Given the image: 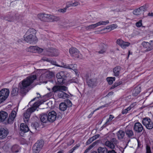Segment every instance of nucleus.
Instances as JSON below:
<instances>
[{"label":"nucleus","instance_id":"nucleus-37","mask_svg":"<svg viewBox=\"0 0 153 153\" xmlns=\"http://www.w3.org/2000/svg\"><path fill=\"white\" fill-rule=\"evenodd\" d=\"M102 47L101 50L98 51L99 53L103 54L105 52L106 50V45L104 44H102Z\"/></svg>","mask_w":153,"mask_h":153},{"label":"nucleus","instance_id":"nucleus-32","mask_svg":"<svg viewBox=\"0 0 153 153\" xmlns=\"http://www.w3.org/2000/svg\"><path fill=\"white\" fill-rule=\"evenodd\" d=\"M97 27V23L91 24L89 25L85 26V29L87 30H90L92 29H93L96 27Z\"/></svg>","mask_w":153,"mask_h":153},{"label":"nucleus","instance_id":"nucleus-24","mask_svg":"<svg viewBox=\"0 0 153 153\" xmlns=\"http://www.w3.org/2000/svg\"><path fill=\"white\" fill-rule=\"evenodd\" d=\"M8 114L4 111L0 112V122H3L7 117Z\"/></svg>","mask_w":153,"mask_h":153},{"label":"nucleus","instance_id":"nucleus-63","mask_svg":"<svg viewBox=\"0 0 153 153\" xmlns=\"http://www.w3.org/2000/svg\"><path fill=\"white\" fill-rule=\"evenodd\" d=\"M34 125H35V129L36 130V128H38L39 126V125H38V124L36 123V122H35L34 123Z\"/></svg>","mask_w":153,"mask_h":153},{"label":"nucleus","instance_id":"nucleus-55","mask_svg":"<svg viewBox=\"0 0 153 153\" xmlns=\"http://www.w3.org/2000/svg\"><path fill=\"white\" fill-rule=\"evenodd\" d=\"M14 119H12V118H10V117H9L8 120V123H13L14 121Z\"/></svg>","mask_w":153,"mask_h":153},{"label":"nucleus","instance_id":"nucleus-49","mask_svg":"<svg viewBox=\"0 0 153 153\" xmlns=\"http://www.w3.org/2000/svg\"><path fill=\"white\" fill-rule=\"evenodd\" d=\"M73 7L72 1H69L67 2L66 3V8H68V7Z\"/></svg>","mask_w":153,"mask_h":153},{"label":"nucleus","instance_id":"nucleus-39","mask_svg":"<svg viewBox=\"0 0 153 153\" xmlns=\"http://www.w3.org/2000/svg\"><path fill=\"white\" fill-rule=\"evenodd\" d=\"M148 7V5L147 4H145L143 6L140 7L139 8L142 13L143 12L146 10Z\"/></svg>","mask_w":153,"mask_h":153},{"label":"nucleus","instance_id":"nucleus-28","mask_svg":"<svg viewBox=\"0 0 153 153\" xmlns=\"http://www.w3.org/2000/svg\"><path fill=\"white\" fill-rule=\"evenodd\" d=\"M140 92V87L137 86L134 88L132 91V95L134 96H137Z\"/></svg>","mask_w":153,"mask_h":153},{"label":"nucleus","instance_id":"nucleus-64","mask_svg":"<svg viewBox=\"0 0 153 153\" xmlns=\"http://www.w3.org/2000/svg\"><path fill=\"white\" fill-rule=\"evenodd\" d=\"M108 153H116V152L114 150H112L110 151H109L108 152Z\"/></svg>","mask_w":153,"mask_h":153},{"label":"nucleus","instance_id":"nucleus-33","mask_svg":"<svg viewBox=\"0 0 153 153\" xmlns=\"http://www.w3.org/2000/svg\"><path fill=\"white\" fill-rule=\"evenodd\" d=\"M60 109L63 111L65 110L67 108V105L65 102L61 103L59 105Z\"/></svg>","mask_w":153,"mask_h":153},{"label":"nucleus","instance_id":"nucleus-26","mask_svg":"<svg viewBox=\"0 0 153 153\" xmlns=\"http://www.w3.org/2000/svg\"><path fill=\"white\" fill-rule=\"evenodd\" d=\"M48 14H39L38 15V18L41 21L44 22H47L48 19Z\"/></svg>","mask_w":153,"mask_h":153},{"label":"nucleus","instance_id":"nucleus-8","mask_svg":"<svg viewBox=\"0 0 153 153\" xmlns=\"http://www.w3.org/2000/svg\"><path fill=\"white\" fill-rule=\"evenodd\" d=\"M142 45L144 48L146 49V51H149L153 49V40H150L149 42H143Z\"/></svg>","mask_w":153,"mask_h":153},{"label":"nucleus","instance_id":"nucleus-47","mask_svg":"<svg viewBox=\"0 0 153 153\" xmlns=\"http://www.w3.org/2000/svg\"><path fill=\"white\" fill-rule=\"evenodd\" d=\"M146 153H151L150 147L149 145H146Z\"/></svg>","mask_w":153,"mask_h":153},{"label":"nucleus","instance_id":"nucleus-35","mask_svg":"<svg viewBox=\"0 0 153 153\" xmlns=\"http://www.w3.org/2000/svg\"><path fill=\"white\" fill-rule=\"evenodd\" d=\"M109 23L108 20L101 21L97 23V27L102 25H106Z\"/></svg>","mask_w":153,"mask_h":153},{"label":"nucleus","instance_id":"nucleus-54","mask_svg":"<svg viewBox=\"0 0 153 153\" xmlns=\"http://www.w3.org/2000/svg\"><path fill=\"white\" fill-rule=\"evenodd\" d=\"M2 96H2L0 94V103L3 102L6 99L4 97H3Z\"/></svg>","mask_w":153,"mask_h":153},{"label":"nucleus","instance_id":"nucleus-14","mask_svg":"<svg viewBox=\"0 0 153 153\" xmlns=\"http://www.w3.org/2000/svg\"><path fill=\"white\" fill-rule=\"evenodd\" d=\"M28 51L33 53H36L37 52H41L43 51V50L36 46H30L27 50Z\"/></svg>","mask_w":153,"mask_h":153},{"label":"nucleus","instance_id":"nucleus-6","mask_svg":"<svg viewBox=\"0 0 153 153\" xmlns=\"http://www.w3.org/2000/svg\"><path fill=\"white\" fill-rule=\"evenodd\" d=\"M69 52L71 56L74 57L75 58L81 59L82 58V55L75 48H71L69 49Z\"/></svg>","mask_w":153,"mask_h":153},{"label":"nucleus","instance_id":"nucleus-9","mask_svg":"<svg viewBox=\"0 0 153 153\" xmlns=\"http://www.w3.org/2000/svg\"><path fill=\"white\" fill-rule=\"evenodd\" d=\"M143 124L148 129H151L153 128V123L151 119L148 118H144L142 121Z\"/></svg>","mask_w":153,"mask_h":153},{"label":"nucleus","instance_id":"nucleus-56","mask_svg":"<svg viewBox=\"0 0 153 153\" xmlns=\"http://www.w3.org/2000/svg\"><path fill=\"white\" fill-rule=\"evenodd\" d=\"M110 27L111 28V30H112L116 28L117 27V25L116 24H112L110 25Z\"/></svg>","mask_w":153,"mask_h":153},{"label":"nucleus","instance_id":"nucleus-17","mask_svg":"<svg viewBox=\"0 0 153 153\" xmlns=\"http://www.w3.org/2000/svg\"><path fill=\"white\" fill-rule=\"evenodd\" d=\"M134 129L135 131L138 133H140L141 132L143 129V127L140 123L137 122L134 124Z\"/></svg>","mask_w":153,"mask_h":153},{"label":"nucleus","instance_id":"nucleus-42","mask_svg":"<svg viewBox=\"0 0 153 153\" xmlns=\"http://www.w3.org/2000/svg\"><path fill=\"white\" fill-rule=\"evenodd\" d=\"M59 52L56 49H54L53 50V52L51 54V55L52 56H56L59 55Z\"/></svg>","mask_w":153,"mask_h":153},{"label":"nucleus","instance_id":"nucleus-45","mask_svg":"<svg viewBox=\"0 0 153 153\" xmlns=\"http://www.w3.org/2000/svg\"><path fill=\"white\" fill-rule=\"evenodd\" d=\"M131 109H130L129 107H128L127 108H126L123 110L122 111V114H126L128 111H130Z\"/></svg>","mask_w":153,"mask_h":153},{"label":"nucleus","instance_id":"nucleus-3","mask_svg":"<svg viewBox=\"0 0 153 153\" xmlns=\"http://www.w3.org/2000/svg\"><path fill=\"white\" fill-rule=\"evenodd\" d=\"M40 104L41 103L39 101L35 102L32 107L27 109L24 113V117L26 119L27 121V119L30 117L31 113L34 112Z\"/></svg>","mask_w":153,"mask_h":153},{"label":"nucleus","instance_id":"nucleus-18","mask_svg":"<svg viewBox=\"0 0 153 153\" xmlns=\"http://www.w3.org/2000/svg\"><path fill=\"white\" fill-rule=\"evenodd\" d=\"M130 126H128L126 127L125 129V132L126 135L129 138H131L134 135V133L131 128H130Z\"/></svg>","mask_w":153,"mask_h":153},{"label":"nucleus","instance_id":"nucleus-25","mask_svg":"<svg viewBox=\"0 0 153 153\" xmlns=\"http://www.w3.org/2000/svg\"><path fill=\"white\" fill-rule=\"evenodd\" d=\"M20 129L24 133L27 132L29 130V128L27 125L24 123H22L21 124Z\"/></svg>","mask_w":153,"mask_h":153},{"label":"nucleus","instance_id":"nucleus-1","mask_svg":"<svg viewBox=\"0 0 153 153\" xmlns=\"http://www.w3.org/2000/svg\"><path fill=\"white\" fill-rule=\"evenodd\" d=\"M36 78V75H32L27 77L21 82L18 85V88L21 92L22 94L26 93L28 91V87Z\"/></svg>","mask_w":153,"mask_h":153},{"label":"nucleus","instance_id":"nucleus-23","mask_svg":"<svg viewBox=\"0 0 153 153\" xmlns=\"http://www.w3.org/2000/svg\"><path fill=\"white\" fill-rule=\"evenodd\" d=\"M117 135L119 140H122L125 136V132L123 130H120L117 132Z\"/></svg>","mask_w":153,"mask_h":153},{"label":"nucleus","instance_id":"nucleus-44","mask_svg":"<svg viewBox=\"0 0 153 153\" xmlns=\"http://www.w3.org/2000/svg\"><path fill=\"white\" fill-rule=\"evenodd\" d=\"M16 112L14 111H12L9 117H10V118H12V119L13 118V119L14 120L16 117Z\"/></svg>","mask_w":153,"mask_h":153},{"label":"nucleus","instance_id":"nucleus-48","mask_svg":"<svg viewBox=\"0 0 153 153\" xmlns=\"http://www.w3.org/2000/svg\"><path fill=\"white\" fill-rule=\"evenodd\" d=\"M142 20H140L138 22H137L136 23V25L137 27H141L142 25Z\"/></svg>","mask_w":153,"mask_h":153},{"label":"nucleus","instance_id":"nucleus-46","mask_svg":"<svg viewBox=\"0 0 153 153\" xmlns=\"http://www.w3.org/2000/svg\"><path fill=\"white\" fill-rule=\"evenodd\" d=\"M67 8H66V6L64 8H60L58 10V11L60 12L64 13L66 11V10Z\"/></svg>","mask_w":153,"mask_h":153},{"label":"nucleus","instance_id":"nucleus-12","mask_svg":"<svg viewBox=\"0 0 153 153\" xmlns=\"http://www.w3.org/2000/svg\"><path fill=\"white\" fill-rule=\"evenodd\" d=\"M117 43L123 49H126V47L129 46L130 44L129 42H125L121 39H118L117 41Z\"/></svg>","mask_w":153,"mask_h":153},{"label":"nucleus","instance_id":"nucleus-7","mask_svg":"<svg viewBox=\"0 0 153 153\" xmlns=\"http://www.w3.org/2000/svg\"><path fill=\"white\" fill-rule=\"evenodd\" d=\"M118 143V141L116 138H112L110 141H107L105 143V145L107 147L111 149L115 148V146Z\"/></svg>","mask_w":153,"mask_h":153},{"label":"nucleus","instance_id":"nucleus-29","mask_svg":"<svg viewBox=\"0 0 153 153\" xmlns=\"http://www.w3.org/2000/svg\"><path fill=\"white\" fill-rule=\"evenodd\" d=\"M40 120L43 123H46L48 121V116L46 114H42L40 116Z\"/></svg>","mask_w":153,"mask_h":153},{"label":"nucleus","instance_id":"nucleus-59","mask_svg":"<svg viewBox=\"0 0 153 153\" xmlns=\"http://www.w3.org/2000/svg\"><path fill=\"white\" fill-rule=\"evenodd\" d=\"M96 144V143L95 142H94L88 148V149L89 150L91 149Z\"/></svg>","mask_w":153,"mask_h":153},{"label":"nucleus","instance_id":"nucleus-11","mask_svg":"<svg viewBox=\"0 0 153 153\" xmlns=\"http://www.w3.org/2000/svg\"><path fill=\"white\" fill-rule=\"evenodd\" d=\"M57 114L56 112L53 111L50 112L48 115V121L50 122H53L56 120Z\"/></svg>","mask_w":153,"mask_h":153},{"label":"nucleus","instance_id":"nucleus-5","mask_svg":"<svg viewBox=\"0 0 153 153\" xmlns=\"http://www.w3.org/2000/svg\"><path fill=\"white\" fill-rule=\"evenodd\" d=\"M43 145L44 142L42 140L38 141L33 146V153H39Z\"/></svg>","mask_w":153,"mask_h":153},{"label":"nucleus","instance_id":"nucleus-43","mask_svg":"<svg viewBox=\"0 0 153 153\" xmlns=\"http://www.w3.org/2000/svg\"><path fill=\"white\" fill-rule=\"evenodd\" d=\"M16 112L14 111H12L9 117H10V118H12V119L13 118V119L14 120L16 117Z\"/></svg>","mask_w":153,"mask_h":153},{"label":"nucleus","instance_id":"nucleus-50","mask_svg":"<svg viewBox=\"0 0 153 153\" xmlns=\"http://www.w3.org/2000/svg\"><path fill=\"white\" fill-rule=\"evenodd\" d=\"M94 140L92 137L89 138L86 142V143L87 145L90 144V143L93 142Z\"/></svg>","mask_w":153,"mask_h":153},{"label":"nucleus","instance_id":"nucleus-2","mask_svg":"<svg viewBox=\"0 0 153 153\" xmlns=\"http://www.w3.org/2000/svg\"><path fill=\"white\" fill-rule=\"evenodd\" d=\"M52 90L54 93L57 92V96L60 98L65 99L68 98L69 95L64 92L67 90L68 88L63 85H56L53 86Z\"/></svg>","mask_w":153,"mask_h":153},{"label":"nucleus","instance_id":"nucleus-22","mask_svg":"<svg viewBox=\"0 0 153 153\" xmlns=\"http://www.w3.org/2000/svg\"><path fill=\"white\" fill-rule=\"evenodd\" d=\"M8 134L7 131L3 128H0V138H4L6 137Z\"/></svg>","mask_w":153,"mask_h":153},{"label":"nucleus","instance_id":"nucleus-30","mask_svg":"<svg viewBox=\"0 0 153 153\" xmlns=\"http://www.w3.org/2000/svg\"><path fill=\"white\" fill-rule=\"evenodd\" d=\"M20 148L17 145L13 146L11 148V150L13 152H18L20 150Z\"/></svg>","mask_w":153,"mask_h":153},{"label":"nucleus","instance_id":"nucleus-36","mask_svg":"<svg viewBox=\"0 0 153 153\" xmlns=\"http://www.w3.org/2000/svg\"><path fill=\"white\" fill-rule=\"evenodd\" d=\"M98 153H108L107 149L105 148L99 147L98 149Z\"/></svg>","mask_w":153,"mask_h":153},{"label":"nucleus","instance_id":"nucleus-62","mask_svg":"<svg viewBox=\"0 0 153 153\" xmlns=\"http://www.w3.org/2000/svg\"><path fill=\"white\" fill-rule=\"evenodd\" d=\"M42 60L44 61H47L48 62L49 61V60L48 59V58L46 57H43L42 58Z\"/></svg>","mask_w":153,"mask_h":153},{"label":"nucleus","instance_id":"nucleus-52","mask_svg":"<svg viewBox=\"0 0 153 153\" xmlns=\"http://www.w3.org/2000/svg\"><path fill=\"white\" fill-rule=\"evenodd\" d=\"M72 4L73 7H75L79 5V2L75 1L74 2L72 1Z\"/></svg>","mask_w":153,"mask_h":153},{"label":"nucleus","instance_id":"nucleus-10","mask_svg":"<svg viewBox=\"0 0 153 153\" xmlns=\"http://www.w3.org/2000/svg\"><path fill=\"white\" fill-rule=\"evenodd\" d=\"M27 36L24 37V39L27 42L30 44L35 43L37 41V38L35 35H27Z\"/></svg>","mask_w":153,"mask_h":153},{"label":"nucleus","instance_id":"nucleus-27","mask_svg":"<svg viewBox=\"0 0 153 153\" xmlns=\"http://www.w3.org/2000/svg\"><path fill=\"white\" fill-rule=\"evenodd\" d=\"M121 70V67L119 66H117L114 68L113 69L114 75L116 76H119L120 72Z\"/></svg>","mask_w":153,"mask_h":153},{"label":"nucleus","instance_id":"nucleus-40","mask_svg":"<svg viewBox=\"0 0 153 153\" xmlns=\"http://www.w3.org/2000/svg\"><path fill=\"white\" fill-rule=\"evenodd\" d=\"M133 13L134 15H138L141 14L142 13L139 8L134 10L133 12Z\"/></svg>","mask_w":153,"mask_h":153},{"label":"nucleus","instance_id":"nucleus-53","mask_svg":"<svg viewBox=\"0 0 153 153\" xmlns=\"http://www.w3.org/2000/svg\"><path fill=\"white\" fill-rule=\"evenodd\" d=\"M136 105V102H134L132 103L129 106L131 109L133 108Z\"/></svg>","mask_w":153,"mask_h":153},{"label":"nucleus","instance_id":"nucleus-57","mask_svg":"<svg viewBox=\"0 0 153 153\" xmlns=\"http://www.w3.org/2000/svg\"><path fill=\"white\" fill-rule=\"evenodd\" d=\"M36 94H37V95H38L37 97H36L34 98L32 100H31V101L29 102V103H30V102H31L33 101H34L36 100V98H39L40 97V94H39L38 93H37Z\"/></svg>","mask_w":153,"mask_h":153},{"label":"nucleus","instance_id":"nucleus-15","mask_svg":"<svg viewBox=\"0 0 153 153\" xmlns=\"http://www.w3.org/2000/svg\"><path fill=\"white\" fill-rule=\"evenodd\" d=\"M87 82L88 86L91 88L95 87L97 84L95 79H88L87 80Z\"/></svg>","mask_w":153,"mask_h":153},{"label":"nucleus","instance_id":"nucleus-16","mask_svg":"<svg viewBox=\"0 0 153 153\" xmlns=\"http://www.w3.org/2000/svg\"><path fill=\"white\" fill-rule=\"evenodd\" d=\"M58 67L64 68H66L70 69L73 70H75L76 68V65L74 64H66L64 63L62 64V65H57Z\"/></svg>","mask_w":153,"mask_h":153},{"label":"nucleus","instance_id":"nucleus-61","mask_svg":"<svg viewBox=\"0 0 153 153\" xmlns=\"http://www.w3.org/2000/svg\"><path fill=\"white\" fill-rule=\"evenodd\" d=\"M100 136L99 134H97L92 137L93 139H94V140H95L97 138H98Z\"/></svg>","mask_w":153,"mask_h":153},{"label":"nucleus","instance_id":"nucleus-19","mask_svg":"<svg viewBox=\"0 0 153 153\" xmlns=\"http://www.w3.org/2000/svg\"><path fill=\"white\" fill-rule=\"evenodd\" d=\"M9 93V90L7 88L2 89L0 91V94L6 99L8 97Z\"/></svg>","mask_w":153,"mask_h":153},{"label":"nucleus","instance_id":"nucleus-13","mask_svg":"<svg viewBox=\"0 0 153 153\" xmlns=\"http://www.w3.org/2000/svg\"><path fill=\"white\" fill-rule=\"evenodd\" d=\"M1 19L9 22H11L14 21V18L11 13H8L5 15L1 16Z\"/></svg>","mask_w":153,"mask_h":153},{"label":"nucleus","instance_id":"nucleus-4","mask_svg":"<svg viewBox=\"0 0 153 153\" xmlns=\"http://www.w3.org/2000/svg\"><path fill=\"white\" fill-rule=\"evenodd\" d=\"M69 75L66 72L63 71L58 73L56 75V77L58 83L59 84L65 83V80L67 79V76H68Z\"/></svg>","mask_w":153,"mask_h":153},{"label":"nucleus","instance_id":"nucleus-58","mask_svg":"<svg viewBox=\"0 0 153 153\" xmlns=\"http://www.w3.org/2000/svg\"><path fill=\"white\" fill-rule=\"evenodd\" d=\"M78 82V81L76 78L72 79L70 82L71 83L75 82L76 83H77Z\"/></svg>","mask_w":153,"mask_h":153},{"label":"nucleus","instance_id":"nucleus-20","mask_svg":"<svg viewBox=\"0 0 153 153\" xmlns=\"http://www.w3.org/2000/svg\"><path fill=\"white\" fill-rule=\"evenodd\" d=\"M54 74L53 72L50 71H47L44 74H42L39 77V80H42V78L44 76H45L46 78H50L54 76Z\"/></svg>","mask_w":153,"mask_h":153},{"label":"nucleus","instance_id":"nucleus-34","mask_svg":"<svg viewBox=\"0 0 153 153\" xmlns=\"http://www.w3.org/2000/svg\"><path fill=\"white\" fill-rule=\"evenodd\" d=\"M108 104H105L104 105H103L102 106H101L98 108H97L93 112H92L88 116V117L89 118H90L92 116V115L93 114L94 112L100 109H101L103 108L104 107H107L108 106Z\"/></svg>","mask_w":153,"mask_h":153},{"label":"nucleus","instance_id":"nucleus-31","mask_svg":"<svg viewBox=\"0 0 153 153\" xmlns=\"http://www.w3.org/2000/svg\"><path fill=\"white\" fill-rule=\"evenodd\" d=\"M36 32V31L33 28H30L26 32V35H35Z\"/></svg>","mask_w":153,"mask_h":153},{"label":"nucleus","instance_id":"nucleus-38","mask_svg":"<svg viewBox=\"0 0 153 153\" xmlns=\"http://www.w3.org/2000/svg\"><path fill=\"white\" fill-rule=\"evenodd\" d=\"M107 81L108 82L109 84H112L115 80V77H108L106 79Z\"/></svg>","mask_w":153,"mask_h":153},{"label":"nucleus","instance_id":"nucleus-51","mask_svg":"<svg viewBox=\"0 0 153 153\" xmlns=\"http://www.w3.org/2000/svg\"><path fill=\"white\" fill-rule=\"evenodd\" d=\"M14 18V21H18L20 19V15L17 13L15 14V17H13Z\"/></svg>","mask_w":153,"mask_h":153},{"label":"nucleus","instance_id":"nucleus-21","mask_svg":"<svg viewBox=\"0 0 153 153\" xmlns=\"http://www.w3.org/2000/svg\"><path fill=\"white\" fill-rule=\"evenodd\" d=\"M48 19L47 22H53L54 21H57L59 20V17L51 15L48 14Z\"/></svg>","mask_w":153,"mask_h":153},{"label":"nucleus","instance_id":"nucleus-41","mask_svg":"<svg viewBox=\"0 0 153 153\" xmlns=\"http://www.w3.org/2000/svg\"><path fill=\"white\" fill-rule=\"evenodd\" d=\"M114 117L112 115H110L109 119H107L105 123L107 125H109L110 122L113 119Z\"/></svg>","mask_w":153,"mask_h":153},{"label":"nucleus","instance_id":"nucleus-60","mask_svg":"<svg viewBox=\"0 0 153 153\" xmlns=\"http://www.w3.org/2000/svg\"><path fill=\"white\" fill-rule=\"evenodd\" d=\"M119 85L118 84H117V83L116 82V83H115L111 87V89H114V88H115V87H117V86H118Z\"/></svg>","mask_w":153,"mask_h":153}]
</instances>
